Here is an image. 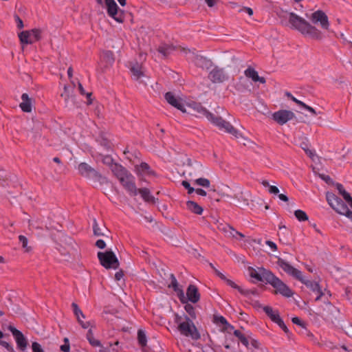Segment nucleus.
<instances>
[{
    "instance_id": "34",
    "label": "nucleus",
    "mask_w": 352,
    "mask_h": 352,
    "mask_svg": "<svg viewBox=\"0 0 352 352\" xmlns=\"http://www.w3.org/2000/svg\"><path fill=\"white\" fill-rule=\"evenodd\" d=\"M292 320L294 324H296L302 328V329L300 330V333L306 334L308 336H312V333L307 331L305 326V323L299 318L294 317Z\"/></svg>"
},
{
    "instance_id": "4",
    "label": "nucleus",
    "mask_w": 352,
    "mask_h": 352,
    "mask_svg": "<svg viewBox=\"0 0 352 352\" xmlns=\"http://www.w3.org/2000/svg\"><path fill=\"white\" fill-rule=\"evenodd\" d=\"M175 322L177 324V329L182 335L190 337L194 340L200 339V333L189 317L185 316L184 320L182 321V317L176 314Z\"/></svg>"
},
{
    "instance_id": "16",
    "label": "nucleus",
    "mask_w": 352,
    "mask_h": 352,
    "mask_svg": "<svg viewBox=\"0 0 352 352\" xmlns=\"http://www.w3.org/2000/svg\"><path fill=\"white\" fill-rule=\"evenodd\" d=\"M165 99L168 104L180 110L183 113H186L185 104L182 98L176 97L175 94L170 91L165 94Z\"/></svg>"
},
{
    "instance_id": "3",
    "label": "nucleus",
    "mask_w": 352,
    "mask_h": 352,
    "mask_svg": "<svg viewBox=\"0 0 352 352\" xmlns=\"http://www.w3.org/2000/svg\"><path fill=\"white\" fill-rule=\"evenodd\" d=\"M111 171L130 196L138 195L135 178L126 168L116 164L112 166Z\"/></svg>"
},
{
    "instance_id": "35",
    "label": "nucleus",
    "mask_w": 352,
    "mask_h": 352,
    "mask_svg": "<svg viewBox=\"0 0 352 352\" xmlns=\"http://www.w3.org/2000/svg\"><path fill=\"white\" fill-rule=\"evenodd\" d=\"M87 339L89 341V344L94 347L101 346L100 342L98 340L94 338V333L91 329H89L87 333Z\"/></svg>"
},
{
    "instance_id": "19",
    "label": "nucleus",
    "mask_w": 352,
    "mask_h": 352,
    "mask_svg": "<svg viewBox=\"0 0 352 352\" xmlns=\"http://www.w3.org/2000/svg\"><path fill=\"white\" fill-rule=\"evenodd\" d=\"M135 172L140 179H143L144 177L155 175V173L153 170L150 166L146 162H142L140 164L135 166Z\"/></svg>"
},
{
    "instance_id": "1",
    "label": "nucleus",
    "mask_w": 352,
    "mask_h": 352,
    "mask_svg": "<svg viewBox=\"0 0 352 352\" xmlns=\"http://www.w3.org/2000/svg\"><path fill=\"white\" fill-rule=\"evenodd\" d=\"M287 19L289 27L292 29L298 30L302 35L315 40L322 38V34L318 29L311 25L305 19L299 16L296 13H289Z\"/></svg>"
},
{
    "instance_id": "64",
    "label": "nucleus",
    "mask_w": 352,
    "mask_h": 352,
    "mask_svg": "<svg viewBox=\"0 0 352 352\" xmlns=\"http://www.w3.org/2000/svg\"><path fill=\"white\" fill-rule=\"evenodd\" d=\"M102 144L104 146V147L106 148L107 151L111 150V144L107 140H103Z\"/></svg>"
},
{
    "instance_id": "59",
    "label": "nucleus",
    "mask_w": 352,
    "mask_h": 352,
    "mask_svg": "<svg viewBox=\"0 0 352 352\" xmlns=\"http://www.w3.org/2000/svg\"><path fill=\"white\" fill-rule=\"evenodd\" d=\"M265 243L273 250L275 251L277 249V246L273 241H266Z\"/></svg>"
},
{
    "instance_id": "61",
    "label": "nucleus",
    "mask_w": 352,
    "mask_h": 352,
    "mask_svg": "<svg viewBox=\"0 0 352 352\" xmlns=\"http://www.w3.org/2000/svg\"><path fill=\"white\" fill-rule=\"evenodd\" d=\"M16 22L17 23V28L21 29L23 28V21L18 16H15Z\"/></svg>"
},
{
    "instance_id": "32",
    "label": "nucleus",
    "mask_w": 352,
    "mask_h": 352,
    "mask_svg": "<svg viewBox=\"0 0 352 352\" xmlns=\"http://www.w3.org/2000/svg\"><path fill=\"white\" fill-rule=\"evenodd\" d=\"M234 335L239 338L244 346L246 347L248 346L249 338H250V335L249 333L245 335L239 330H234Z\"/></svg>"
},
{
    "instance_id": "46",
    "label": "nucleus",
    "mask_w": 352,
    "mask_h": 352,
    "mask_svg": "<svg viewBox=\"0 0 352 352\" xmlns=\"http://www.w3.org/2000/svg\"><path fill=\"white\" fill-rule=\"evenodd\" d=\"M78 89H79V91L80 93L82 94V95H86L87 96V98H88L89 100V102H88V104H91V101L90 100V97L91 96V93H86L82 84L80 82H78Z\"/></svg>"
},
{
    "instance_id": "23",
    "label": "nucleus",
    "mask_w": 352,
    "mask_h": 352,
    "mask_svg": "<svg viewBox=\"0 0 352 352\" xmlns=\"http://www.w3.org/2000/svg\"><path fill=\"white\" fill-rule=\"evenodd\" d=\"M262 307L263 311L266 314V315L270 318V320L274 323L277 324L279 320L282 318L280 316L279 312L278 310L274 309L272 307L270 306H259Z\"/></svg>"
},
{
    "instance_id": "37",
    "label": "nucleus",
    "mask_w": 352,
    "mask_h": 352,
    "mask_svg": "<svg viewBox=\"0 0 352 352\" xmlns=\"http://www.w3.org/2000/svg\"><path fill=\"white\" fill-rule=\"evenodd\" d=\"M131 71L135 80L139 79L143 75L140 67L138 64L131 67Z\"/></svg>"
},
{
    "instance_id": "42",
    "label": "nucleus",
    "mask_w": 352,
    "mask_h": 352,
    "mask_svg": "<svg viewBox=\"0 0 352 352\" xmlns=\"http://www.w3.org/2000/svg\"><path fill=\"white\" fill-rule=\"evenodd\" d=\"M101 160L104 164L111 166V169L112 168V166L116 164V163H113V158L109 155H102Z\"/></svg>"
},
{
    "instance_id": "15",
    "label": "nucleus",
    "mask_w": 352,
    "mask_h": 352,
    "mask_svg": "<svg viewBox=\"0 0 352 352\" xmlns=\"http://www.w3.org/2000/svg\"><path fill=\"white\" fill-rule=\"evenodd\" d=\"M8 330L14 337L17 346L19 348V349L23 351H25L28 345V342L23 334L12 325L8 327Z\"/></svg>"
},
{
    "instance_id": "13",
    "label": "nucleus",
    "mask_w": 352,
    "mask_h": 352,
    "mask_svg": "<svg viewBox=\"0 0 352 352\" xmlns=\"http://www.w3.org/2000/svg\"><path fill=\"white\" fill-rule=\"evenodd\" d=\"M250 276L256 279L258 281L268 283V278H270L272 272L263 267L255 270L253 267H249L248 269Z\"/></svg>"
},
{
    "instance_id": "55",
    "label": "nucleus",
    "mask_w": 352,
    "mask_h": 352,
    "mask_svg": "<svg viewBox=\"0 0 352 352\" xmlns=\"http://www.w3.org/2000/svg\"><path fill=\"white\" fill-rule=\"evenodd\" d=\"M96 245L100 249H104L106 247V243L102 239H98L96 242Z\"/></svg>"
},
{
    "instance_id": "6",
    "label": "nucleus",
    "mask_w": 352,
    "mask_h": 352,
    "mask_svg": "<svg viewBox=\"0 0 352 352\" xmlns=\"http://www.w3.org/2000/svg\"><path fill=\"white\" fill-rule=\"evenodd\" d=\"M78 170L80 175L91 179L95 183L102 185L107 182L106 177H102L96 170L85 162L78 164Z\"/></svg>"
},
{
    "instance_id": "49",
    "label": "nucleus",
    "mask_w": 352,
    "mask_h": 352,
    "mask_svg": "<svg viewBox=\"0 0 352 352\" xmlns=\"http://www.w3.org/2000/svg\"><path fill=\"white\" fill-rule=\"evenodd\" d=\"M0 345L6 348L8 352H14V349L12 345L6 341H0Z\"/></svg>"
},
{
    "instance_id": "14",
    "label": "nucleus",
    "mask_w": 352,
    "mask_h": 352,
    "mask_svg": "<svg viewBox=\"0 0 352 352\" xmlns=\"http://www.w3.org/2000/svg\"><path fill=\"white\" fill-rule=\"evenodd\" d=\"M294 117L295 114L289 110H279L272 114L273 119L280 125L285 124Z\"/></svg>"
},
{
    "instance_id": "5",
    "label": "nucleus",
    "mask_w": 352,
    "mask_h": 352,
    "mask_svg": "<svg viewBox=\"0 0 352 352\" xmlns=\"http://www.w3.org/2000/svg\"><path fill=\"white\" fill-rule=\"evenodd\" d=\"M326 199L330 206L340 214L345 215L352 221V211L350 210L344 201L333 192H327Z\"/></svg>"
},
{
    "instance_id": "50",
    "label": "nucleus",
    "mask_w": 352,
    "mask_h": 352,
    "mask_svg": "<svg viewBox=\"0 0 352 352\" xmlns=\"http://www.w3.org/2000/svg\"><path fill=\"white\" fill-rule=\"evenodd\" d=\"M285 95H286L288 98H291V100H293L294 102H296L297 104H298V105L301 106V105L303 104V102H302V101H300V100H298L297 98H296L295 97H294V96L292 95V94H291V93H289V92H286V93H285Z\"/></svg>"
},
{
    "instance_id": "30",
    "label": "nucleus",
    "mask_w": 352,
    "mask_h": 352,
    "mask_svg": "<svg viewBox=\"0 0 352 352\" xmlns=\"http://www.w3.org/2000/svg\"><path fill=\"white\" fill-rule=\"evenodd\" d=\"M140 194L142 199L146 202H154L155 198L151 195L149 189L146 188H138V194Z\"/></svg>"
},
{
    "instance_id": "51",
    "label": "nucleus",
    "mask_w": 352,
    "mask_h": 352,
    "mask_svg": "<svg viewBox=\"0 0 352 352\" xmlns=\"http://www.w3.org/2000/svg\"><path fill=\"white\" fill-rule=\"evenodd\" d=\"M215 320L217 322L221 323V324H227L229 325L227 320L222 316L215 317Z\"/></svg>"
},
{
    "instance_id": "44",
    "label": "nucleus",
    "mask_w": 352,
    "mask_h": 352,
    "mask_svg": "<svg viewBox=\"0 0 352 352\" xmlns=\"http://www.w3.org/2000/svg\"><path fill=\"white\" fill-rule=\"evenodd\" d=\"M94 234L96 236H103L104 233L102 232L101 228L98 226V224L96 220L94 221L93 223Z\"/></svg>"
},
{
    "instance_id": "20",
    "label": "nucleus",
    "mask_w": 352,
    "mask_h": 352,
    "mask_svg": "<svg viewBox=\"0 0 352 352\" xmlns=\"http://www.w3.org/2000/svg\"><path fill=\"white\" fill-rule=\"evenodd\" d=\"M170 283L168 284V287L173 288V290L175 292H177V296L182 303L186 302L187 300L184 296V291L182 289H181L179 287L178 282H177L175 276H174V274H171L170 275Z\"/></svg>"
},
{
    "instance_id": "58",
    "label": "nucleus",
    "mask_w": 352,
    "mask_h": 352,
    "mask_svg": "<svg viewBox=\"0 0 352 352\" xmlns=\"http://www.w3.org/2000/svg\"><path fill=\"white\" fill-rule=\"evenodd\" d=\"M320 178L324 180V182H326L327 184H329L332 182V179L329 176V175H324V174H321L320 175Z\"/></svg>"
},
{
    "instance_id": "57",
    "label": "nucleus",
    "mask_w": 352,
    "mask_h": 352,
    "mask_svg": "<svg viewBox=\"0 0 352 352\" xmlns=\"http://www.w3.org/2000/svg\"><path fill=\"white\" fill-rule=\"evenodd\" d=\"M210 265L214 269L216 274L222 280H226V277L221 272H219V270H217V269H215L214 267V266L212 265V263L210 264Z\"/></svg>"
},
{
    "instance_id": "31",
    "label": "nucleus",
    "mask_w": 352,
    "mask_h": 352,
    "mask_svg": "<svg viewBox=\"0 0 352 352\" xmlns=\"http://www.w3.org/2000/svg\"><path fill=\"white\" fill-rule=\"evenodd\" d=\"M336 188L344 200L348 203L351 208H352V197L350 194L344 190L341 184H336Z\"/></svg>"
},
{
    "instance_id": "48",
    "label": "nucleus",
    "mask_w": 352,
    "mask_h": 352,
    "mask_svg": "<svg viewBox=\"0 0 352 352\" xmlns=\"http://www.w3.org/2000/svg\"><path fill=\"white\" fill-rule=\"evenodd\" d=\"M182 185L186 189L188 190V194H191L194 191H195V188L191 187L190 185V183L187 181H183L182 182Z\"/></svg>"
},
{
    "instance_id": "2",
    "label": "nucleus",
    "mask_w": 352,
    "mask_h": 352,
    "mask_svg": "<svg viewBox=\"0 0 352 352\" xmlns=\"http://www.w3.org/2000/svg\"><path fill=\"white\" fill-rule=\"evenodd\" d=\"M278 265L287 274L293 276L296 279L300 280L301 283L305 284L308 288H309L312 292H316L318 294L317 297L316 298V301H319L321 300L322 296L324 295V293L320 288L319 283L316 281H311L309 280H307L302 275V272L298 269L292 266L288 262L285 261L283 258H279L277 261Z\"/></svg>"
},
{
    "instance_id": "63",
    "label": "nucleus",
    "mask_w": 352,
    "mask_h": 352,
    "mask_svg": "<svg viewBox=\"0 0 352 352\" xmlns=\"http://www.w3.org/2000/svg\"><path fill=\"white\" fill-rule=\"evenodd\" d=\"M194 192H195L197 195H201V196H206V195H207L206 192L201 188L195 189Z\"/></svg>"
},
{
    "instance_id": "43",
    "label": "nucleus",
    "mask_w": 352,
    "mask_h": 352,
    "mask_svg": "<svg viewBox=\"0 0 352 352\" xmlns=\"http://www.w3.org/2000/svg\"><path fill=\"white\" fill-rule=\"evenodd\" d=\"M184 309H185L186 311L189 314V316L192 318H196L195 308H194V307L192 305H191L190 304H186L185 305V307H184Z\"/></svg>"
},
{
    "instance_id": "54",
    "label": "nucleus",
    "mask_w": 352,
    "mask_h": 352,
    "mask_svg": "<svg viewBox=\"0 0 352 352\" xmlns=\"http://www.w3.org/2000/svg\"><path fill=\"white\" fill-rule=\"evenodd\" d=\"M78 322H79V324L81 325V327L83 329H87L89 327L92 326L90 321L83 322V321H80V319H79V320H78Z\"/></svg>"
},
{
    "instance_id": "24",
    "label": "nucleus",
    "mask_w": 352,
    "mask_h": 352,
    "mask_svg": "<svg viewBox=\"0 0 352 352\" xmlns=\"http://www.w3.org/2000/svg\"><path fill=\"white\" fill-rule=\"evenodd\" d=\"M244 74L246 77L251 78L254 82H259L262 84L265 83V79L264 77H260L258 72L252 67H248L245 70Z\"/></svg>"
},
{
    "instance_id": "29",
    "label": "nucleus",
    "mask_w": 352,
    "mask_h": 352,
    "mask_svg": "<svg viewBox=\"0 0 352 352\" xmlns=\"http://www.w3.org/2000/svg\"><path fill=\"white\" fill-rule=\"evenodd\" d=\"M186 208L188 210L197 214H201L204 210L201 206L193 201H188Z\"/></svg>"
},
{
    "instance_id": "41",
    "label": "nucleus",
    "mask_w": 352,
    "mask_h": 352,
    "mask_svg": "<svg viewBox=\"0 0 352 352\" xmlns=\"http://www.w3.org/2000/svg\"><path fill=\"white\" fill-rule=\"evenodd\" d=\"M195 183L197 185H199V186H203L205 188H208V187H210V182L209 179H208L206 178H202V177L197 179L195 181Z\"/></svg>"
},
{
    "instance_id": "22",
    "label": "nucleus",
    "mask_w": 352,
    "mask_h": 352,
    "mask_svg": "<svg viewBox=\"0 0 352 352\" xmlns=\"http://www.w3.org/2000/svg\"><path fill=\"white\" fill-rule=\"evenodd\" d=\"M187 300L192 303L197 302L200 299V294L197 287L194 285H189L186 290Z\"/></svg>"
},
{
    "instance_id": "36",
    "label": "nucleus",
    "mask_w": 352,
    "mask_h": 352,
    "mask_svg": "<svg viewBox=\"0 0 352 352\" xmlns=\"http://www.w3.org/2000/svg\"><path fill=\"white\" fill-rule=\"evenodd\" d=\"M72 307L73 309L74 314L76 316L78 320H79V319H80V317H82V318H85L82 311L80 310V309L79 308V307L78 306V305L76 303L73 302L72 304Z\"/></svg>"
},
{
    "instance_id": "25",
    "label": "nucleus",
    "mask_w": 352,
    "mask_h": 352,
    "mask_svg": "<svg viewBox=\"0 0 352 352\" xmlns=\"http://www.w3.org/2000/svg\"><path fill=\"white\" fill-rule=\"evenodd\" d=\"M22 102L20 104V107L23 112L30 113L32 111V99L29 97L28 94L24 93L21 96Z\"/></svg>"
},
{
    "instance_id": "18",
    "label": "nucleus",
    "mask_w": 352,
    "mask_h": 352,
    "mask_svg": "<svg viewBox=\"0 0 352 352\" xmlns=\"http://www.w3.org/2000/svg\"><path fill=\"white\" fill-rule=\"evenodd\" d=\"M208 78L213 83H221L228 79L223 69L217 67L211 70Z\"/></svg>"
},
{
    "instance_id": "47",
    "label": "nucleus",
    "mask_w": 352,
    "mask_h": 352,
    "mask_svg": "<svg viewBox=\"0 0 352 352\" xmlns=\"http://www.w3.org/2000/svg\"><path fill=\"white\" fill-rule=\"evenodd\" d=\"M32 352H44V350L42 349L41 345L36 342H32Z\"/></svg>"
},
{
    "instance_id": "62",
    "label": "nucleus",
    "mask_w": 352,
    "mask_h": 352,
    "mask_svg": "<svg viewBox=\"0 0 352 352\" xmlns=\"http://www.w3.org/2000/svg\"><path fill=\"white\" fill-rule=\"evenodd\" d=\"M249 341H250V342H251V344H252V346L253 347H254V348H258V346H259V345H260V343H259L257 340H256L253 339V338L250 336V338H249Z\"/></svg>"
},
{
    "instance_id": "45",
    "label": "nucleus",
    "mask_w": 352,
    "mask_h": 352,
    "mask_svg": "<svg viewBox=\"0 0 352 352\" xmlns=\"http://www.w3.org/2000/svg\"><path fill=\"white\" fill-rule=\"evenodd\" d=\"M70 345L69 339L67 338H64V344L60 346V350L63 352H69Z\"/></svg>"
},
{
    "instance_id": "33",
    "label": "nucleus",
    "mask_w": 352,
    "mask_h": 352,
    "mask_svg": "<svg viewBox=\"0 0 352 352\" xmlns=\"http://www.w3.org/2000/svg\"><path fill=\"white\" fill-rule=\"evenodd\" d=\"M225 281L230 287H233L234 289H237L239 290V292L241 294H243V295H248L250 294H254L256 293V291H253V290H244V289H241L234 282H233L232 280H231L230 279L226 278V280Z\"/></svg>"
},
{
    "instance_id": "28",
    "label": "nucleus",
    "mask_w": 352,
    "mask_h": 352,
    "mask_svg": "<svg viewBox=\"0 0 352 352\" xmlns=\"http://www.w3.org/2000/svg\"><path fill=\"white\" fill-rule=\"evenodd\" d=\"M100 60L102 63H105V67L111 65L114 62L113 52L111 51H104L101 54Z\"/></svg>"
},
{
    "instance_id": "21",
    "label": "nucleus",
    "mask_w": 352,
    "mask_h": 352,
    "mask_svg": "<svg viewBox=\"0 0 352 352\" xmlns=\"http://www.w3.org/2000/svg\"><path fill=\"white\" fill-rule=\"evenodd\" d=\"M73 89L69 86L65 85L63 92L60 94V96L64 99L65 106L67 107H72L74 106L75 97L72 94Z\"/></svg>"
},
{
    "instance_id": "11",
    "label": "nucleus",
    "mask_w": 352,
    "mask_h": 352,
    "mask_svg": "<svg viewBox=\"0 0 352 352\" xmlns=\"http://www.w3.org/2000/svg\"><path fill=\"white\" fill-rule=\"evenodd\" d=\"M210 121L218 126L219 129L224 130L226 132L232 134L234 137L239 138L240 135L239 131L234 129L229 122L223 120L221 117L213 115L212 118H211Z\"/></svg>"
},
{
    "instance_id": "26",
    "label": "nucleus",
    "mask_w": 352,
    "mask_h": 352,
    "mask_svg": "<svg viewBox=\"0 0 352 352\" xmlns=\"http://www.w3.org/2000/svg\"><path fill=\"white\" fill-rule=\"evenodd\" d=\"M182 47H176L173 45H168V44H162L159 47L157 51L159 53H160L164 57H167L168 55H170L173 51L176 50L177 49H179L181 50Z\"/></svg>"
},
{
    "instance_id": "7",
    "label": "nucleus",
    "mask_w": 352,
    "mask_h": 352,
    "mask_svg": "<svg viewBox=\"0 0 352 352\" xmlns=\"http://www.w3.org/2000/svg\"><path fill=\"white\" fill-rule=\"evenodd\" d=\"M97 256L100 263L104 268L116 270L119 267V261L112 251L98 252Z\"/></svg>"
},
{
    "instance_id": "8",
    "label": "nucleus",
    "mask_w": 352,
    "mask_h": 352,
    "mask_svg": "<svg viewBox=\"0 0 352 352\" xmlns=\"http://www.w3.org/2000/svg\"><path fill=\"white\" fill-rule=\"evenodd\" d=\"M268 284L271 285L274 289H276V292L279 293L283 296L289 298L293 296L292 291L289 289V287L285 284L279 278L276 276L273 273L272 276L267 278Z\"/></svg>"
},
{
    "instance_id": "39",
    "label": "nucleus",
    "mask_w": 352,
    "mask_h": 352,
    "mask_svg": "<svg viewBox=\"0 0 352 352\" xmlns=\"http://www.w3.org/2000/svg\"><path fill=\"white\" fill-rule=\"evenodd\" d=\"M138 340L139 344L142 346L146 345L147 340L145 333L142 330H139L138 332Z\"/></svg>"
},
{
    "instance_id": "60",
    "label": "nucleus",
    "mask_w": 352,
    "mask_h": 352,
    "mask_svg": "<svg viewBox=\"0 0 352 352\" xmlns=\"http://www.w3.org/2000/svg\"><path fill=\"white\" fill-rule=\"evenodd\" d=\"M124 276V273L122 270L117 272L115 274V279L116 280H120Z\"/></svg>"
},
{
    "instance_id": "9",
    "label": "nucleus",
    "mask_w": 352,
    "mask_h": 352,
    "mask_svg": "<svg viewBox=\"0 0 352 352\" xmlns=\"http://www.w3.org/2000/svg\"><path fill=\"white\" fill-rule=\"evenodd\" d=\"M181 52L185 54H189L188 58H190L195 65L202 69H208L212 67V61L206 57H204L199 54H195L193 52H192L190 50L186 48H182Z\"/></svg>"
},
{
    "instance_id": "56",
    "label": "nucleus",
    "mask_w": 352,
    "mask_h": 352,
    "mask_svg": "<svg viewBox=\"0 0 352 352\" xmlns=\"http://www.w3.org/2000/svg\"><path fill=\"white\" fill-rule=\"evenodd\" d=\"M268 192L270 194L278 195L279 192V190L276 186H270V188L268 189Z\"/></svg>"
},
{
    "instance_id": "12",
    "label": "nucleus",
    "mask_w": 352,
    "mask_h": 352,
    "mask_svg": "<svg viewBox=\"0 0 352 352\" xmlns=\"http://www.w3.org/2000/svg\"><path fill=\"white\" fill-rule=\"evenodd\" d=\"M41 30L32 29L30 31H23L19 34L20 41L23 44H32L41 39Z\"/></svg>"
},
{
    "instance_id": "17",
    "label": "nucleus",
    "mask_w": 352,
    "mask_h": 352,
    "mask_svg": "<svg viewBox=\"0 0 352 352\" xmlns=\"http://www.w3.org/2000/svg\"><path fill=\"white\" fill-rule=\"evenodd\" d=\"M311 20L314 24L320 23L321 28L324 30L329 28V23L328 17L322 10H317L312 13Z\"/></svg>"
},
{
    "instance_id": "40",
    "label": "nucleus",
    "mask_w": 352,
    "mask_h": 352,
    "mask_svg": "<svg viewBox=\"0 0 352 352\" xmlns=\"http://www.w3.org/2000/svg\"><path fill=\"white\" fill-rule=\"evenodd\" d=\"M19 240L21 243L23 248L25 249V252H29L31 250V248L28 246V240L27 237L23 235H19Z\"/></svg>"
},
{
    "instance_id": "52",
    "label": "nucleus",
    "mask_w": 352,
    "mask_h": 352,
    "mask_svg": "<svg viewBox=\"0 0 352 352\" xmlns=\"http://www.w3.org/2000/svg\"><path fill=\"white\" fill-rule=\"evenodd\" d=\"M277 324L279 326V327L283 330L286 333H287L289 332V329L287 327V326L285 325V324L284 323L283 320L281 319L280 320L278 321V322L277 323Z\"/></svg>"
},
{
    "instance_id": "10",
    "label": "nucleus",
    "mask_w": 352,
    "mask_h": 352,
    "mask_svg": "<svg viewBox=\"0 0 352 352\" xmlns=\"http://www.w3.org/2000/svg\"><path fill=\"white\" fill-rule=\"evenodd\" d=\"M107 14L118 23H123L124 21V13L121 9H119L114 0H105Z\"/></svg>"
},
{
    "instance_id": "27",
    "label": "nucleus",
    "mask_w": 352,
    "mask_h": 352,
    "mask_svg": "<svg viewBox=\"0 0 352 352\" xmlns=\"http://www.w3.org/2000/svg\"><path fill=\"white\" fill-rule=\"evenodd\" d=\"M190 107L196 111L198 113H199L201 116H205L209 121L211 118H212V113L209 112L205 107H204L201 104L199 103H193L190 105Z\"/></svg>"
},
{
    "instance_id": "38",
    "label": "nucleus",
    "mask_w": 352,
    "mask_h": 352,
    "mask_svg": "<svg viewBox=\"0 0 352 352\" xmlns=\"http://www.w3.org/2000/svg\"><path fill=\"white\" fill-rule=\"evenodd\" d=\"M294 215L296 219L300 221H305L308 220V216L305 212L301 210H296L294 212Z\"/></svg>"
},
{
    "instance_id": "53",
    "label": "nucleus",
    "mask_w": 352,
    "mask_h": 352,
    "mask_svg": "<svg viewBox=\"0 0 352 352\" xmlns=\"http://www.w3.org/2000/svg\"><path fill=\"white\" fill-rule=\"evenodd\" d=\"M301 107L302 108H304L305 109H306V110L309 111V112H311L313 116H316V112L315 109H313L311 107L307 105L305 103L303 102V104L301 105Z\"/></svg>"
}]
</instances>
